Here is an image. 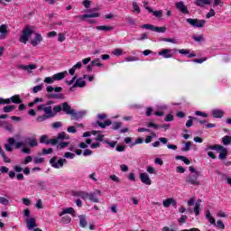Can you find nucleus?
Instances as JSON below:
<instances>
[{"label": "nucleus", "instance_id": "nucleus-1", "mask_svg": "<svg viewBox=\"0 0 231 231\" xmlns=\"http://www.w3.org/2000/svg\"><path fill=\"white\" fill-rule=\"evenodd\" d=\"M14 145L15 149H21V147H26V145L29 147H37L39 143L35 139L30 137L25 138L24 142H15L14 137H9L7 139V143L4 144V148L7 152H12L14 151Z\"/></svg>", "mask_w": 231, "mask_h": 231}, {"label": "nucleus", "instance_id": "nucleus-2", "mask_svg": "<svg viewBox=\"0 0 231 231\" xmlns=\"http://www.w3.org/2000/svg\"><path fill=\"white\" fill-rule=\"evenodd\" d=\"M46 91H47V98H54L56 100H62V98H64V94H54L53 91H55V93H60L62 91V88L61 87H56L53 88L51 86H48L46 88Z\"/></svg>", "mask_w": 231, "mask_h": 231}, {"label": "nucleus", "instance_id": "nucleus-3", "mask_svg": "<svg viewBox=\"0 0 231 231\" xmlns=\"http://www.w3.org/2000/svg\"><path fill=\"white\" fill-rule=\"evenodd\" d=\"M63 140H69V135L66 134V132L59 133L57 137L54 139L47 140L45 145H57L59 142H63Z\"/></svg>", "mask_w": 231, "mask_h": 231}, {"label": "nucleus", "instance_id": "nucleus-4", "mask_svg": "<svg viewBox=\"0 0 231 231\" xmlns=\"http://www.w3.org/2000/svg\"><path fill=\"white\" fill-rule=\"evenodd\" d=\"M60 111H62V106H55L52 109L51 106H45L43 113H45V116H49V118H53L54 116H57V113H60Z\"/></svg>", "mask_w": 231, "mask_h": 231}, {"label": "nucleus", "instance_id": "nucleus-5", "mask_svg": "<svg viewBox=\"0 0 231 231\" xmlns=\"http://www.w3.org/2000/svg\"><path fill=\"white\" fill-rule=\"evenodd\" d=\"M33 34V30L29 25H26L25 28L22 31V35L20 37V42L26 44L30 41V37Z\"/></svg>", "mask_w": 231, "mask_h": 231}, {"label": "nucleus", "instance_id": "nucleus-6", "mask_svg": "<svg viewBox=\"0 0 231 231\" xmlns=\"http://www.w3.org/2000/svg\"><path fill=\"white\" fill-rule=\"evenodd\" d=\"M141 28L143 30H151V32H156L157 33H165L167 32V27L165 26L158 27L148 23L141 25Z\"/></svg>", "mask_w": 231, "mask_h": 231}, {"label": "nucleus", "instance_id": "nucleus-7", "mask_svg": "<svg viewBox=\"0 0 231 231\" xmlns=\"http://www.w3.org/2000/svg\"><path fill=\"white\" fill-rule=\"evenodd\" d=\"M199 173H194L189 174L186 177V183H189V185H194V187H198L199 185H201V182L199 180Z\"/></svg>", "mask_w": 231, "mask_h": 231}, {"label": "nucleus", "instance_id": "nucleus-8", "mask_svg": "<svg viewBox=\"0 0 231 231\" xmlns=\"http://www.w3.org/2000/svg\"><path fill=\"white\" fill-rule=\"evenodd\" d=\"M186 23L190 24V26H193V28H204L207 21L206 20L187 18Z\"/></svg>", "mask_w": 231, "mask_h": 231}, {"label": "nucleus", "instance_id": "nucleus-9", "mask_svg": "<svg viewBox=\"0 0 231 231\" xmlns=\"http://www.w3.org/2000/svg\"><path fill=\"white\" fill-rule=\"evenodd\" d=\"M66 159H60L57 162V156H53L50 161V164L53 169H61V167H64V163H66Z\"/></svg>", "mask_w": 231, "mask_h": 231}, {"label": "nucleus", "instance_id": "nucleus-10", "mask_svg": "<svg viewBox=\"0 0 231 231\" xmlns=\"http://www.w3.org/2000/svg\"><path fill=\"white\" fill-rule=\"evenodd\" d=\"M98 196H102V191L100 189H96L93 192L88 193L89 201H92L93 203H100Z\"/></svg>", "mask_w": 231, "mask_h": 231}, {"label": "nucleus", "instance_id": "nucleus-11", "mask_svg": "<svg viewBox=\"0 0 231 231\" xmlns=\"http://www.w3.org/2000/svg\"><path fill=\"white\" fill-rule=\"evenodd\" d=\"M175 6L177 10H179V12H181V14H189V9L187 8V5H185V3H183V1L177 2L175 4Z\"/></svg>", "mask_w": 231, "mask_h": 231}, {"label": "nucleus", "instance_id": "nucleus-12", "mask_svg": "<svg viewBox=\"0 0 231 231\" xmlns=\"http://www.w3.org/2000/svg\"><path fill=\"white\" fill-rule=\"evenodd\" d=\"M100 14L98 13L92 14H85L82 15L75 16V19H79L80 21H84L85 19H93L95 17H99Z\"/></svg>", "mask_w": 231, "mask_h": 231}, {"label": "nucleus", "instance_id": "nucleus-13", "mask_svg": "<svg viewBox=\"0 0 231 231\" xmlns=\"http://www.w3.org/2000/svg\"><path fill=\"white\" fill-rule=\"evenodd\" d=\"M139 178L144 185H151L152 183V180H151V178L149 177V174L146 172L140 173Z\"/></svg>", "mask_w": 231, "mask_h": 231}, {"label": "nucleus", "instance_id": "nucleus-14", "mask_svg": "<svg viewBox=\"0 0 231 231\" xmlns=\"http://www.w3.org/2000/svg\"><path fill=\"white\" fill-rule=\"evenodd\" d=\"M71 115V120H80L86 116V111H79L75 112V110H72Z\"/></svg>", "mask_w": 231, "mask_h": 231}, {"label": "nucleus", "instance_id": "nucleus-15", "mask_svg": "<svg viewBox=\"0 0 231 231\" xmlns=\"http://www.w3.org/2000/svg\"><path fill=\"white\" fill-rule=\"evenodd\" d=\"M18 69H23V71H27L28 73H32V69H37V65L29 64V65H18Z\"/></svg>", "mask_w": 231, "mask_h": 231}, {"label": "nucleus", "instance_id": "nucleus-16", "mask_svg": "<svg viewBox=\"0 0 231 231\" xmlns=\"http://www.w3.org/2000/svg\"><path fill=\"white\" fill-rule=\"evenodd\" d=\"M8 25L2 24L0 25V40L3 41L6 39V35H8Z\"/></svg>", "mask_w": 231, "mask_h": 231}, {"label": "nucleus", "instance_id": "nucleus-17", "mask_svg": "<svg viewBox=\"0 0 231 231\" xmlns=\"http://www.w3.org/2000/svg\"><path fill=\"white\" fill-rule=\"evenodd\" d=\"M74 88H86L84 78H79L76 80L75 84L70 88L69 91H73Z\"/></svg>", "mask_w": 231, "mask_h": 231}, {"label": "nucleus", "instance_id": "nucleus-18", "mask_svg": "<svg viewBox=\"0 0 231 231\" xmlns=\"http://www.w3.org/2000/svg\"><path fill=\"white\" fill-rule=\"evenodd\" d=\"M58 106H61V111L66 113V115H71V113H73L74 111V109H71V106H69V104H68V102H64L61 105Z\"/></svg>", "mask_w": 231, "mask_h": 231}, {"label": "nucleus", "instance_id": "nucleus-19", "mask_svg": "<svg viewBox=\"0 0 231 231\" xmlns=\"http://www.w3.org/2000/svg\"><path fill=\"white\" fill-rule=\"evenodd\" d=\"M158 55H160L161 57H163V59H172V52L169 49H164L159 51Z\"/></svg>", "mask_w": 231, "mask_h": 231}, {"label": "nucleus", "instance_id": "nucleus-20", "mask_svg": "<svg viewBox=\"0 0 231 231\" xmlns=\"http://www.w3.org/2000/svg\"><path fill=\"white\" fill-rule=\"evenodd\" d=\"M162 205H163V207H165V208H169V207H171V205H172V207H176V205H178V203L176 202V200L174 199L169 198L162 201Z\"/></svg>", "mask_w": 231, "mask_h": 231}, {"label": "nucleus", "instance_id": "nucleus-21", "mask_svg": "<svg viewBox=\"0 0 231 231\" xmlns=\"http://www.w3.org/2000/svg\"><path fill=\"white\" fill-rule=\"evenodd\" d=\"M42 42V35L41 33L36 32L35 38L31 41L32 46H38L39 43Z\"/></svg>", "mask_w": 231, "mask_h": 231}, {"label": "nucleus", "instance_id": "nucleus-22", "mask_svg": "<svg viewBox=\"0 0 231 231\" xmlns=\"http://www.w3.org/2000/svg\"><path fill=\"white\" fill-rule=\"evenodd\" d=\"M145 10H148L149 14H153L154 17L160 18L163 14V11H162V10L153 11L152 8H151L149 6H145Z\"/></svg>", "mask_w": 231, "mask_h": 231}, {"label": "nucleus", "instance_id": "nucleus-23", "mask_svg": "<svg viewBox=\"0 0 231 231\" xmlns=\"http://www.w3.org/2000/svg\"><path fill=\"white\" fill-rule=\"evenodd\" d=\"M96 30H98L99 32H113L115 27L109 25H99L96 27Z\"/></svg>", "mask_w": 231, "mask_h": 231}, {"label": "nucleus", "instance_id": "nucleus-24", "mask_svg": "<svg viewBox=\"0 0 231 231\" xmlns=\"http://www.w3.org/2000/svg\"><path fill=\"white\" fill-rule=\"evenodd\" d=\"M73 196L76 198H81V199H88V192L86 191H75L73 192Z\"/></svg>", "mask_w": 231, "mask_h": 231}, {"label": "nucleus", "instance_id": "nucleus-25", "mask_svg": "<svg viewBox=\"0 0 231 231\" xmlns=\"http://www.w3.org/2000/svg\"><path fill=\"white\" fill-rule=\"evenodd\" d=\"M212 115L214 118H223L225 112H223L221 109H214L212 110Z\"/></svg>", "mask_w": 231, "mask_h": 231}, {"label": "nucleus", "instance_id": "nucleus-26", "mask_svg": "<svg viewBox=\"0 0 231 231\" xmlns=\"http://www.w3.org/2000/svg\"><path fill=\"white\" fill-rule=\"evenodd\" d=\"M66 214H71V216H75V209L73 208H67L62 209V211L60 213V217H62Z\"/></svg>", "mask_w": 231, "mask_h": 231}, {"label": "nucleus", "instance_id": "nucleus-27", "mask_svg": "<svg viewBox=\"0 0 231 231\" xmlns=\"http://www.w3.org/2000/svg\"><path fill=\"white\" fill-rule=\"evenodd\" d=\"M66 75H68V71L59 72L52 77L54 78V80H62L65 79Z\"/></svg>", "mask_w": 231, "mask_h": 231}, {"label": "nucleus", "instance_id": "nucleus-28", "mask_svg": "<svg viewBox=\"0 0 231 231\" xmlns=\"http://www.w3.org/2000/svg\"><path fill=\"white\" fill-rule=\"evenodd\" d=\"M26 225L28 230H32V228L35 226V218L31 217L26 219Z\"/></svg>", "mask_w": 231, "mask_h": 231}, {"label": "nucleus", "instance_id": "nucleus-29", "mask_svg": "<svg viewBox=\"0 0 231 231\" xmlns=\"http://www.w3.org/2000/svg\"><path fill=\"white\" fill-rule=\"evenodd\" d=\"M113 124V122L111 120H106L104 123L100 122V121H97V125H99V127H101V129H106V127L111 125Z\"/></svg>", "mask_w": 231, "mask_h": 231}, {"label": "nucleus", "instance_id": "nucleus-30", "mask_svg": "<svg viewBox=\"0 0 231 231\" xmlns=\"http://www.w3.org/2000/svg\"><path fill=\"white\" fill-rule=\"evenodd\" d=\"M79 226H81V228H86V226H88V221L86 220V217L84 215H79Z\"/></svg>", "mask_w": 231, "mask_h": 231}, {"label": "nucleus", "instance_id": "nucleus-31", "mask_svg": "<svg viewBox=\"0 0 231 231\" xmlns=\"http://www.w3.org/2000/svg\"><path fill=\"white\" fill-rule=\"evenodd\" d=\"M195 5L196 6H199L200 8H203L205 5H210V0H196Z\"/></svg>", "mask_w": 231, "mask_h": 231}, {"label": "nucleus", "instance_id": "nucleus-32", "mask_svg": "<svg viewBox=\"0 0 231 231\" xmlns=\"http://www.w3.org/2000/svg\"><path fill=\"white\" fill-rule=\"evenodd\" d=\"M11 102L13 104H23V99H21V96L14 95V96L11 97Z\"/></svg>", "mask_w": 231, "mask_h": 231}, {"label": "nucleus", "instance_id": "nucleus-33", "mask_svg": "<svg viewBox=\"0 0 231 231\" xmlns=\"http://www.w3.org/2000/svg\"><path fill=\"white\" fill-rule=\"evenodd\" d=\"M16 106L14 105L5 106L3 107L4 113H12V111L15 110Z\"/></svg>", "mask_w": 231, "mask_h": 231}, {"label": "nucleus", "instance_id": "nucleus-34", "mask_svg": "<svg viewBox=\"0 0 231 231\" xmlns=\"http://www.w3.org/2000/svg\"><path fill=\"white\" fill-rule=\"evenodd\" d=\"M56 145L57 149H66L69 145V143L60 141Z\"/></svg>", "mask_w": 231, "mask_h": 231}, {"label": "nucleus", "instance_id": "nucleus-35", "mask_svg": "<svg viewBox=\"0 0 231 231\" xmlns=\"http://www.w3.org/2000/svg\"><path fill=\"white\" fill-rule=\"evenodd\" d=\"M222 143L224 145H230L231 143V136L230 135H226L222 138Z\"/></svg>", "mask_w": 231, "mask_h": 231}, {"label": "nucleus", "instance_id": "nucleus-36", "mask_svg": "<svg viewBox=\"0 0 231 231\" xmlns=\"http://www.w3.org/2000/svg\"><path fill=\"white\" fill-rule=\"evenodd\" d=\"M191 145H192V143H191V142H187V143H185V146L181 148V151H182L183 152H187L190 151Z\"/></svg>", "mask_w": 231, "mask_h": 231}, {"label": "nucleus", "instance_id": "nucleus-37", "mask_svg": "<svg viewBox=\"0 0 231 231\" xmlns=\"http://www.w3.org/2000/svg\"><path fill=\"white\" fill-rule=\"evenodd\" d=\"M189 120L187 121L186 123V127H192L193 124H194V120H197L196 117H193V116H189Z\"/></svg>", "mask_w": 231, "mask_h": 231}, {"label": "nucleus", "instance_id": "nucleus-38", "mask_svg": "<svg viewBox=\"0 0 231 231\" xmlns=\"http://www.w3.org/2000/svg\"><path fill=\"white\" fill-rule=\"evenodd\" d=\"M90 64H92V66H97V68H102L104 66V64L100 63V59H96L94 60H92L90 62Z\"/></svg>", "mask_w": 231, "mask_h": 231}, {"label": "nucleus", "instance_id": "nucleus-39", "mask_svg": "<svg viewBox=\"0 0 231 231\" xmlns=\"http://www.w3.org/2000/svg\"><path fill=\"white\" fill-rule=\"evenodd\" d=\"M159 41L162 42H171L172 44H176V39H171V38H160Z\"/></svg>", "mask_w": 231, "mask_h": 231}, {"label": "nucleus", "instance_id": "nucleus-40", "mask_svg": "<svg viewBox=\"0 0 231 231\" xmlns=\"http://www.w3.org/2000/svg\"><path fill=\"white\" fill-rule=\"evenodd\" d=\"M120 127H122V122H115L112 125V129L114 131H118V129H120Z\"/></svg>", "mask_w": 231, "mask_h": 231}, {"label": "nucleus", "instance_id": "nucleus-41", "mask_svg": "<svg viewBox=\"0 0 231 231\" xmlns=\"http://www.w3.org/2000/svg\"><path fill=\"white\" fill-rule=\"evenodd\" d=\"M50 119V117L46 115H42V116H39L37 118H36V122H44V120H48Z\"/></svg>", "mask_w": 231, "mask_h": 231}, {"label": "nucleus", "instance_id": "nucleus-42", "mask_svg": "<svg viewBox=\"0 0 231 231\" xmlns=\"http://www.w3.org/2000/svg\"><path fill=\"white\" fill-rule=\"evenodd\" d=\"M104 143H106L107 145H109V147H111L112 149H115V147H116V141H107L105 140Z\"/></svg>", "mask_w": 231, "mask_h": 231}, {"label": "nucleus", "instance_id": "nucleus-43", "mask_svg": "<svg viewBox=\"0 0 231 231\" xmlns=\"http://www.w3.org/2000/svg\"><path fill=\"white\" fill-rule=\"evenodd\" d=\"M192 39L193 41H195V42H201V41H204L205 38L203 37V35H193Z\"/></svg>", "mask_w": 231, "mask_h": 231}, {"label": "nucleus", "instance_id": "nucleus-44", "mask_svg": "<svg viewBox=\"0 0 231 231\" xmlns=\"http://www.w3.org/2000/svg\"><path fill=\"white\" fill-rule=\"evenodd\" d=\"M133 8H134V12L135 14H140V12H141L140 5H138V4L136 2H133Z\"/></svg>", "mask_w": 231, "mask_h": 231}, {"label": "nucleus", "instance_id": "nucleus-45", "mask_svg": "<svg viewBox=\"0 0 231 231\" xmlns=\"http://www.w3.org/2000/svg\"><path fill=\"white\" fill-rule=\"evenodd\" d=\"M5 104H12V97L6 98V99L0 97V105H5Z\"/></svg>", "mask_w": 231, "mask_h": 231}, {"label": "nucleus", "instance_id": "nucleus-46", "mask_svg": "<svg viewBox=\"0 0 231 231\" xmlns=\"http://www.w3.org/2000/svg\"><path fill=\"white\" fill-rule=\"evenodd\" d=\"M201 207V204L199 202L195 203L194 212L196 216H199V208Z\"/></svg>", "mask_w": 231, "mask_h": 231}, {"label": "nucleus", "instance_id": "nucleus-47", "mask_svg": "<svg viewBox=\"0 0 231 231\" xmlns=\"http://www.w3.org/2000/svg\"><path fill=\"white\" fill-rule=\"evenodd\" d=\"M156 137V134L152 133V135H148L145 138V143H151V142H152V138Z\"/></svg>", "mask_w": 231, "mask_h": 231}, {"label": "nucleus", "instance_id": "nucleus-48", "mask_svg": "<svg viewBox=\"0 0 231 231\" xmlns=\"http://www.w3.org/2000/svg\"><path fill=\"white\" fill-rule=\"evenodd\" d=\"M44 82H45V84H53L55 82V79H54L53 76L47 77L44 79Z\"/></svg>", "mask_w": 231, "mask_h": 231}, {"label": "nucleus", "instance_id": "nucleus-49", "mask_svg": "<svg viewBox=\"0 0 231 231\" xmlns=\"http://www.w3.org/2000/svg\"><path fill=\"white\" fill-rule=\"evenodd\" d=\"M38 186L42 190H46V181L44 180H38Z\"/></svg>", "mask_w": 231, "mask_h": 231}, {"label": "nucleus", "instance_id": "nucleus-50", "mask_svg": "<svg viewBox=\"0 0 231 231\" xmlns=\"http://www.w3.org/2000/svg\"><path fill=\"white\" fill-rule=\"evenodd\" d=\"M125 20L127 21L128 24H131V26H134V24H136V21L131 16L126 17Z\"/></svg>", "mask_w": 231, "mask_h": 231}, {"label": "nucleus", "instance_id": "nucleus-51", "mask_svg": "<svg viewBox=\"0 0 231 231\" xmlns=\"http://www.w3.org/2000/svg\"><path fill=\"white\" fill-rule=\"evenodd\" d=\"M112 53L113 55H116V57H120V55L124 53V51L122 49H116Z\"/></svg>", "mask_w": 231, "mask_h": 231}, {"label": "nucleus", "instance_id": "nucleus-52", "mask_svg": "<svg viewBox=\"0 0 231 231\" xmlns=\"http://www.w3.org/2000/svg\"><path fill=\"white\" fill-rule=\"evenodd\" d=\"M39 91H42V85H37L32 88V93H39Z\"/></svg>", "mask_w": 231, "mask_h": 231}, {"label": "nucleus", "instance_id": "nucleus-53", "mask_svg": "<svg viewBox=\"0 0 231 231\" xmlns=\"http://www.w3.org/2000/svg\"><path fill=\"white\" fill-rule=\"evenodd\" d=\"M64 158L73 160V158H75V153L67 152L64 153Z\"/></svg>", "mask_w": 231, "mask_h": 231}, {"label": "nucleus", "instance_id": "nucleus-54", "mask_svg": "<svg viewBox=\"0 0 231 231\" xmlns=\"http://www.w3.org/2000/svg\"><path fill=\"white\" fill-rule=\"evenodd\" d=\"M216 15V11L214 9H210L209 12L206 14L207 19H210V17H214Z\"/></svg>", "mask_w": 231, "mask_h": 231}, {"label": "nucleus", "instance_id": "nucleus-55", "mask_svg": "<svg viewBox=\"0 0 231 231\" xmlns=\"http://www.w3.org/2000/svg\"><path fill=\"white\" fill-rule=\"evenodd\" d=\"M207 60V58H202V59H194L191 60V62H195L197 64H203Z\"/></svg>", "mask_w": 231, "mask_h": 231}, {"label": "nucleus", "instance_id": "nucleus-56", "mask_svg": "<svg viewBox=\"0 0 231 231\" xmlns=\"http://www.w3.org/2000/svg\"><path fill=\"white\" fill-rule=\"evenodd\" d=\"M33 162H34L36 165H39V164H41V163H44V158L36 157V158H34Z\"/></svg>", "mask_w": 231, "mask_h": 231}, {"label": "nucleus", "instance_id": "nucleus-57", "mask_svg": "<svg viewBox=\"0 0 231 231\" xmlns=\"http://www.w3.org/2000/svg\"><path fill=\"white\" fill-rule=\"evenodd\" d=\"M218 145L219 144H214V145H208L207 148H206V151H217L218 149Z\"/></svg>", "mask_w": 231, "mask_h": 231}, {"label": "nucleus", "instance_id": "nucleus-58", "mask_svg": "<svg viewBox=\"0 0 231 231\" xmlns=\"http://www.w3.org/2000/svg\"><path fill=\"white\" fill-rule=\"evenodd\" d=\"M61 222L65 223L66 225L68 223H71V217H69V216H65L61 218Z\"/></svg>", "mask_w": 231, "mask_h": 231}, {"label": "nucleus", "instance_id": "nucleus-59", "mask_svg": "<svg viewBox=\"0 0 231 231\" xmlns=\"http://www.w3.org/2000/svg\"><path fill=\"white\" fill-rule=\"evenodd\" d=\"M53 152V148H49V149H42V154H51Z\"/></svg>", "mask_w": 231, "mask_h": 231}, {"label": "nucleus", "instance_id": "nucleus-60", "mask_svg": "<svg viewBox=\"0 0 231 231\" xmlns=\"http://www.w3.org/2000/svg\"><path fill=\"white\" fill-rule=\"evenodd\" d=\"M83 6H85V8H91V1L89 0H84L82 2Z\"/></svg>", "mask_w": 231, "mask_h": 231}, {"label": "nucleus", "instance_id": "nucleus-61", "mask_svg": "<svg viewBox=\"0 0 231 231\" xmlns=\"http://www.w3.org/2000/svg\"><path fill=\"white\" fill-rule=\"evenodd\" d=\"M226 156H228V152H220L218 158L219 160H226Z\"/></svg>", "mask_w": 231, "mask_h": 231}, {"label": "nucleus", "instance_id": "nucleus-62", "mask_svg": "<svg viewBox=\"0 0 231 231\" xmlns=\"http://www.w3.org/2000/svg\"><path fill=\"white\" fill-rule=\"evenodd\" d=\"M217 226H218L221 230H225V224L223 223L222 220L217 221Z\"/></svg>", "mask_w": 231, "mask_h": 231}, {"label": "nucleus", "instance_id": "nucleus-63", "mask_svg": "<svg viewBox=\"0 0 231 231\" xmlns=\"http://www.w3.org/2000/svg\"><path fill=\"white\" fill-rule=\"evenodd\" d=\"M0 203L1 205H8L9 200L5 197H0Z\"/></svg>", "mask_w": 231, "mask_h": 231}, {"label": "nucleus", "instance_id": "nucleus-64", "mask_svg": "<svg viewBox=\"0 0 231 231\" xmlns=\"http://www.w3.org/2000/svg\"><path fill=\"white\" fill-rule=\"evenodd\" d=\"M91 154H93V151L89 149H85L83 152V156H91Z\"/></svg>", "mask_w": 231, "mask_h": 231}]
</instances>
